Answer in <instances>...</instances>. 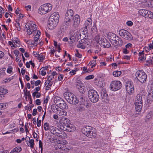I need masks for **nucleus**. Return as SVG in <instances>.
Masks as SVG:
<instances>
[{
    "mask_svg": "<svg viewBox=\"0 0 153 153\" xmlns=\"http://www.w3.org/2000/svg\"><path fill=\"white\" fill-rule=\"evenodd\" d=\"M64 96L66 100L70 104H76L79 102V100L76 97L70 92H65L64 94Z\"/></svg>",
    "mask_w": 153,
    "mask_h": 153,
    "instance_id": "nucleus-1",
    "label": "nucleus"
},
{
    "mask_svg": "<svg viewBox=\"0 0 153 153\" xmlns=\"http://www.w3.org/2000/svg\"><path fill=\"white\" fill-rule=\"evenodd\" d=\"M88 96L90 100L93 102H96L98 101L99 96L97 92L93 89H90L88 92Z\"/></svg>",
    "mask_w": 153,
    "mask_h": 153,
    "instance_id": "nucleus-2",
    "label": "nucleus"
},
{
    "mask_svg": "<svg viewBox=\"0 0 153 153\" xmlns=\"http://www.w3.org/2000/svg\"><path fill=\"white\" fill-rule=\"evenodd\" d=\"M52 6L50 3H46L41 5L38 10L39 13L45 14L50 12L52 10Z\"/></svg>",
    "mask_w": 153,
    "mask_h": 153,
    "instance_id": "nucleus-3",
    "label": "nucleus"
},
{
    "mask_svg": "<svg viewBox=\"0 0 153 153\" xmlns=\"http://www.w3.org/2000/svg\"><path fill=\"white\" fill-rule=\"evenodd\" d=\"M25 27L27 29V34L29 35L32 34L37 29V27L35 23L32 21H30L29 23H27L25 25Z\"/></svg>",
    "mask_w": 153,
    "mask_h": 153,
    "instance_id": "nucleus-4",
    "label": "nucleus"
},
{
    "mask_svg": "<svg viewBox=\"0 0 153 153\" xmlns=\"http://www.w3.org/2000/svg\"><path fill=\"white\" fill-rule=\"evenodd\" d=\"M135 75L137 79L141 83L146 82L147 76L146 73L143 71H138L136 72Z\"/></svg>",
    "mask_w": 153,
    "mask_h": 153,
    "instance_id": "nucleus-5",
    "label": "nucleus"
},
{
    "mask_svg": "<svg viewBox=\"0 0 153 153\" xmlns=\"http://www.w3.org/2000/svg\"><path fill=\"white\" fill-rule=\"evenodd\" d=\"M120 35L122 38L128 40L133 39V37L130 33L124 29L120 30L119 31Z\"/></svg>",
    "mask_w": 153,
    "mask_h": 153,
    "instance_id": "nucleus-6",
    "label": "nucleus"
},
{
    "mask_svg": "<svg viewBox=\"0 0 153 153\" xmlns=\"http://www.w3.org/2000/svg\"><path fill=\"white\" fill-rule=\"evenodd\" d=\"M122 86L121 82L119 81H112L110 84V89L113 91H116L121 88Z\"/></svg>",
    "mask_w": 153,
    "mask_h": 153,
    "instance_id": "nucleus-7",
    "label": "nucleus"
},
{
    "mask_svg": "<svg viewBox=\"0 0 153 153\" xmlns=\"http://www.w3.org/2000/svg\"><path fill=\"white\" fill-rule=\"evenodd\" d=\"M139 14L146 18H149L153 19V13L151 11L147 10L142 9L139 10L138 11Z\"/></svg>",
    "mask_w": 153,
    "mask_h": 153,
    "instance_id": "nucleus-8",
    "label": "nucleus"
},
{
    "mask_svg": "<svg viewBox=\"0 0 153 153\" xmlns=\"http://www.w3.org/2000/svg\"><path fill=\"white\" fill-rule=\"evenodd\" d=\"M60 122L61 124V128L63 129L66 126H69L70 124V120L66 117H62L60 119Z\"/></svg>",
    "mask_w": 153,
    "mask_h": 153,
    "instance_id": "nucleus-9",
    "label": "nucleus"
},
{
    "mask_svg": "<svg viewBox=\"0 0 153 153\" xmlns=\"http://www.w3.org/2000/svg\"><path fill=\"white\" fill-rule=\"evenodd\" d=\"M92 22V21L91 19L89 18H88L86 20L83 25V32H85L86 33L88 32V29H90L91 26Z\"/></svg>",
    "mask_w": 153,
    "mask_h": 153,
    "instance_id": "nucleus-10",
    "label": "nucleus"
},
{
    "mask_svg": "<svg viewBox=\"0 0 153 153\" xmlns=\"http://www.w3.org/2000/svg\"><path fill=\"white\" fill-rule=\"evenodd\" d=\"M126 86L127 92L130 94H131L133 92L134 89L132 82L129 81L126 82Z\"/></svg>",
    "mask_w": 153,
    "mask_h": 153,
    "instance_id": "nucleus-11",
    "label": "nucleus"
},
{
    "mask_svg": "<svg viewBox=\"0 0 153 153\" xmlns=\"http://www.w3.org/2000/svg\"><path fill=\"white\" fill-rule=\"evenodd\" d=\"M111 42L113 45L118 47L122 46L123 44L121 39L117 36L113 41H111Z\"/></svg>",
    "mask_w": 153,
    "mask_h": 153,
    "instance_id": "nucleus-12",
    "label": "nucleus"
},
{
    "mask_svg": "<svg viewBox=\"0 0 153 153\" xmlns=\"http://www.w3.org/2000/svg\"><path fill=\"white\" fill-rule=\"evenodd\" d=\"M58 23L56 20L49 17L48 26L50 29H53L57 26Z\"/></svg>",
    "mask_w": 153,
    "mask_h": 153,
    "instance_id": "nucleus-13",
    "label": "nucleus"
},
{
    "mask_svg": "<svg viewBox=\"0 0 153 153\" xmlns=\"http://www.w3.org/2000/svg\"><path fill=\"white\" fill-rule=\"evenodd\" d=\"M101 97L102 101L104 102H107L108 101V94L106 93V91L103 89L100 92Z\"/></svg>",
    "mask_w": 153,
    "mask_h": 153,
    "instance_id": "nucleus-14",
    "label": "nucleus"
},
{
    "mask_svg": "<svg viewBox=\"0 0 153 153\" xmlns=\"http://www.w3.org/2000/svg\"><path fill=\"white\" fill-rule=\"evenodd\" d=\"M94 128H93L89 126H86L85 127H84L82 129V133L87 137L88 136V135L91 131V130H93Z\"/></svg>",
    "mask_w": 153,
    "mask_h": 153,
    "instance_id": "nucleus-15",
    "label": "nucleus"
},
{
    "mask_svg": "<svg viewBox=\"0 0 153 153\" xmlns=\"http://www.w3.org/2000/svg\"><path fill=\"white\" fill-rule=\"evenodd\" d=\"M100 41L101 46H103L104 48H109L110 47V44L106 39L103 38Z\"/></svg>",
    "mask_w": 153,
    "mask_h": 153,
    "instance_id": "nucleus-16",
    "label": "nucleus"
},
{
    "mask_svg": "<svg viewBox=\"0 0 153 153\" xmlns=\"http://www.w3.org/2000/svg\"><path fill=\"white\" fill-rule=\"evenodd\" d=\"M73 20V26L75 27H77L80 23L79 16L78 15H75L74 18Z\"/></svg>",
    "mask_w": 153,
    "mask_h": 153,
    "instance_id": "nucleus-17",
    "label": "nucleus"
},
{
    "mask_svg": "<svg viewBox=\"0 0 153 153\" xmlns=\"http://www.w3.org/2000/svg\"><path fill=\"white\" fill-rule=\"evenodd\" d=\"M57 114L60 116L65 117L67 115V113L64 109H61L57 110Z\"/></svg>",
    "mask_w": 153,
    "mask_h": 153,
    "instance_id": "nucleus-18",
    "label": "nucleus"
},
{
    "mask_svg": "<svg viewBox=\"0 0 153 153\" xmlns=\"http://www.w3.org/2000/svg\"><path fill=\"white\" fill-rule=\"evenodd\" d=\"M52 19L56 20L58 23L59 21V15L58 13H54L50 17Z\"/></svg>",
    "mask_w": 153,
    "mask_h": 153,
    "instance_id": "nucleus-19",
    "label": "nucleus"
},
{
    "mask_svg": "<svg viewBox=\"0 0 153 153\" xmlns=\"http://www.w3.org/2000/svg\"><path fill=\"white\" fill-rule=\"evenodd\" d=\"M73 15L74 13L73 10L71 9H70L67 11L65 14V17L72 19Z\"/></svg>",
    "mask_w": 153,
    "mask_h": 153,
    "instance_id": "nucleus-20",
    "label": "nucleus"
},
{
    "mask_svg": "<svg viewBox=\"0 0 153 153\" xmlns=\"http://www.w3.org/2000/svg\"><path fill=\"white\" fill-rule=\"evenodd\" d=\"M58 106L59 107L60 109H67L68 108L67 105L63 100L61 101V102L59 103V104Z\"/></svg>",
    "mask_w": 153,
    "mask_h": 153,
    "instance_id": "nucleus-21",
    "label": "nucleus"
},
{
    "mask_svg": "<svg viewBox=\"0 0 153 153\" xmlns=\"http://www.w3.org/2000/svg\"><path fill=\"white\" fill-rule=\"evenodd\" d=\"M86 38H87V37H86L85 36V37L83 38L84 39H81V42H79V43L77 45V47L78 48H81L82 49H84L85 48V46L81 42H84L85 41V40Z\"/></svg>",
    "mask_w": 153,
    "mask_h": 153,
    "instance_id": "nucleus-22",
    "label": "nucleus"
},
{
    "mask_svg": "<svg viewBox=\"0 0 153 153\" xmlns=\"http://www.w3.org/2000/svg\"><path fill=\"white\" fill-rule=\"evenodd\" d=\"M22 150V148L20 146H18L13 148L10 153H19Z\"/></svg>",
    "mask_w": 153,
    "mask_h": 153,
    "instance_id": "nucleus-23",
    "label": "nucleus"
},
{
    "mask_svg": "<svg viewBox=\"0 0 153 153\" xmlns=\"http://www.w3.org/2000/svg\"><path fill=\"white\" fill-rule=\"evenodd\" d=\"M135 109L138 112H140L142 109L143 106L142 103H135Z\"/></svg>",
    "mask_w": 153,
    "mask_h": 153,
    "instance_id": "nucleus-24",
    "label": "nucleus"
},
{
    "mask_svg": "<svg viewBox=\"0 0 153 153\" xmlns=\"http://www.w3.org/2000/svg\"><path fill=\"white\" fill-rule=\"evenodd\" d=\"M108 38L109 39L111 42L117 36L116 35L112 33H109L108 34Z\"/></svg>",
    "mask_w": 153,
    "mask_h": 153,
    "instance_id": "nucleus-25",
    "label": "nucleus"
},
{
    "mask_svg": "<svg viewBox=\"0 0 153 153\" xmlns=\"http://www.w3.org/2000/svg\"><path fill=\"white\" fill-rule=\"evenodd\" d=\"M135 103H143L142 98L140 94H137L136 97Z\"/></svg>",
    "mask_w": 153,
    "mask_h": 153,
    "instance_id": "nucleus-26",
    "label": "nucleus"
},
{
    "mask_svg": "<svg viewBox=\"0 0 153 153\" xmlns=\"http://www.w3.org/2000/svg\"><path fill=\"white\" fill-rule=\"evenodd\" d=\"M144 51L139 52V59L140 60L142 61L143 60H146V57L145 56V57L144 56Z\"/></svg>",
    "mask_w": 153,
    "mask_h": 153,
    "instance_id": "nucleus-27",
    "label": "nucleus"
},
{
    "mask_svg": "<svg viewBox=\"0 0 153 153\" xmlns=\"http://www.w3.org/2000/svg\"><path fill=\"white\" fill-rule=\"evenodd\" d=\"M82 84L77 85V87L78 88L79 92L81 94H83L84 93L85 90V88L82 85Z\"/></svg>",
    "mask_w": 153,
    "mask_h": 153,
    "instance_id": "nucleus-28",
    "label": "nucleus"
},
{
    "mask_svg": "<svg viewBox=\"0 0 153 153\" xmlns=\"http://www.w3.org/2000/svg\"><path fill=\"white\" fill-rule=\"evenodd\" d=\"M74 127H72L70 126V124L69 126H66L64 128H63L62 130L68 132H72L74 130Z\"/></svg>",
    "mask_w": 153,
    "mask_h": 153,
    "instance_id": "nucleus-29",
    "label": "nucleus"
},
{
    "mask_svg": "<svg viewBox=\"0 0 153 153\" xmlns=\"http://www.w3.org/2000/svg\"><path fill=\"white\" fill-rule=\"evenodd\" d=\"M96 135V131L95 129L94 128L93 130H91V131L88 134V137L90 138H94L95 137Z\"/></svg>",
    "mask_w": 153,
    "mask_h": 153,
    "instance_id": "nucleus-30",
    "label": "nucleus"
},
{
    "mask_svg": "<svg viewBox=\"0 0 153 153\" xmlns=\"http://www.w3.org/2000/svg\"><path fill=\"white\" fill-rule=\"evenodd\" d=\"M72 19L65 17L64 22L65 25L67 26L70 25H71V20Z\"/></svg>",
    "mask_w": 153,
    "mask_h": 153,
    "instance_id": "nucleus-31",
    "label": "nucleus"
},
{
    "mask_svg": "<svg viewBox=\"0 0 153 153\" xmlns=\"http://www.w3.org/2000/svg\"><path fill=\"white\" fill-rule=\"evenodd\" d=\"M62 100L60 97H54V103L58 105Z\"/></svg>",
    "mask_w": 153,
    "mask_h": 153,
    "instance_id": "nucleus-32",
    "label": "nucleus"
},
{
    "mask_svg": "<svg viewBox=\"0 0 153 153\" xmlns=\"http://www.w3.org/2000/svg\"><path fill=\"white\" fill-rule=\"evenodd\" d=\"M99 45H101L100 43H97L96 45L95 50L96 53H98L99 52H100L101 51V48L100 47Z\"/></svg>",
    "mask_w": 153,
    "mask_h": 153,
    "instance_id": "nucleus-33",
    "label": "nucleus"
},
{
    "mask_svg": "<svg viewBox=\"0 0 153 153\" xmlns=\"http://www.w3.org/2000/svg\"><path fill=\"white\" fill-rule=\"evenodd\" d=\"M58 137L62 139H65L67 137V135L63 131H62Z\"/></svg>",
    "mask_w": 153,
    "mask_h": 153,
    "instance_id": "nucleus-34",
    "label": "nucleus"
},
{
    "mask_svg": "<svg viewBox=\"0 0 153 153\" xmlns=\"http://www.w3.org/2000/svg\"><path fill=\"white\" fill-rule=\"evenodd\" d=\"M8 92V90L2 87H0V94L3 95Z\"/></svg>",
    "mask_w": 153,
    "mask_h": 153,
    "instance_id": "nucleus-35",
    "label": "nucleus"
},
{
    "mask_svg": "<svg viewBox=\"0 0 153 153\" xmlns=\"http://www.w3.org/2000/svg\"><path fill=\"white\" fill-rule=\"evenodd\" d=\"M153 116V112L150 111L146 115V119L147 120L152 118Z\"/></svg>",
    "mask_w": 153,
    "mask_h": 153,
    "instance_id": "nucleus-36",
    "label": "nucleus"
},
{
    "mask_svg": "<svg viewBox=\"0 0 153 153\" xmlns=\"http://www.w3.org/2000/svg\"><path fill=\"white\" fill-rule=\"evenodd\" d=\"M147 102L149 103H151L153 101V97L148 94L147 97Z\"/></svg>",
    "mask_w": 153,
    "mask_h": 153,
    "instance_id": "nucleus-37",
    "label": "nucleus"
},
{
    "mask_svg": "<svg viewBox=\"0 0 153 153\" xmlns=\"http://www.w3.org/2000/svg\"><path fill=\"white\" fill-rule=\"evenodd\" d=\"M121 74V71H114L113 73V76L115 77L119 76Z\"/></svg>",
    "mask_w": 153,
    "mask_h": 153,
    "instance_id": "nucleus-38",
    "label": "nucleus"
},
{
    "mask_svg": "<svg viewBox=\"0 0 153 153\" xmlns=\"http://www.w3.org/2000/svg\"><path fill=\"white\" fill-rule=\"evenodd\" d=\"M79 100H80V102L82 104H84V102H85V97H84V96L82 94L79 97Z\"/></svg>",
    "mask_w": 153,
    "mask_h": 153,
    "instance_id": "nucleus-39",
    "label": "nucleus"
},
{
    "mask_svg": "<svg viewBox=\"0 0 153 153\" xmlns=\"http://www.w3.org/2000/svg\"><path fill=\"white\" fill-rule=\"evenodd\" d=\"M44 128L45 131H48L49 129L50 130V127L49 126V124L47 123H44Z\"/></svg>",
    "mask_w": 153,
    "mask_h": 153,
    "instance_id": "nucleus-40",
    "label": "nucleus"
},
{
    "mask_svg": "<svg viewBox=\"0 0 153 153\" xmlns=\"http://www.w3.org/2000/svg\"><path fill=\"white\" fill-rule=\"evenodd\" d=\"M62 131V130H61L59 129V128H56V130L54 132L53 134L58 136L59 135V134H60V133Z\"/></svg>",
    "mask_w": 153,
    "mask_h": 153,
    "instance_id": "nucleus-41",
    "label": "nucleus"
},
{
    "mask_svg": "<svg viewBox=\"0 0 153 153\" xmlns=\"http://www.w3.org/2000/svg\"><path fill=\"white\" fill-rule=\"evenodd\" d=\"M15 25L16 27L17 28V30L18 31H20L21 30L20 25L19 22V21L16 20V23H15Z\"/></svg>",
    "mask_w": 153,
    "mask_h": 153,
    "instance_id": "nucleus-42",
    "label": "nucleus"
},
{
    "mask_svg": "<svg viewBox=\"0 0 153 153\" xmlns=\"http://www.w3.org/2000/svg\"><path fill=\"white\" fill-rule=\"evenodd\" d=\"M56 127H55L53 126H51L50 127V131L53 134H54V132L56 130Z\"/></svg>",
    "mask_w": 153,
    "mask_h": 153,
    "instance_id": "nucleus-43",
    "label": "nucleus"
},
{
    "mask_svg": "<svg viewBox=\"0 0 153 153\" xmlns=\"http://www.w3.org/2000/svg\"><path fill=\"white\" fill-rule=\"evenodd\" d=\"M34 140L33 139H31L29 141V143H30V146L31 148H33L34 146Z\"/></svg>",
    "mask_w": 153,
    "mask_h": 153,
    "instance_id": "nucleus-44",
    "label": "nucleus"
},
{
    "mask_svg": "<svg viewBox=\"0 0 153 153\" xmlns=\"http://www.w3.org/2000/svg\"><path fill=\"white\" fill-rule=\"evenodd\" d=\"M13 68L11 66H9L7 70V72L8 73L11 74L13 73Z\"/></svg>",
    "mask_w": 153,
    "mask_h": 153,
    "instance_id": "nucleus-45",
    "label": "nucleus"
},
{
    "mask_svg": "<svg viewBox=\"0 0 153 153\" xmlns=\"http://www.w3.org/2000/svg\"><path fill=\"white\" fill-rule=\"evenodd\" d=\"M24 92L25 94V95L28 96V97H31L30 91H28L27 92V89L26 87L25 88V90H24Z\"/></svg>",
    "mask_w": 153,
    "mask_h": 153,
    "instance_id": "nucleus-46",
    "label": "nucleus"
},
{
    "mask_svg": "<svg viewBox=\"0 0 153 153\" xmlns=\"http://www.w3.org/2000/svg\"><path fill=\"white\" fill-rule=\"evenodd\" d=\"M60 30L62 33H63L66 31V28L64 25L60 27Z\"/></svg>",
    "mask_w": 153,
    "mask_h": 153,
    "instance_id": "nucleus-47",
    "label": "nucleus"
},
{
    "mask_svg": "<svg viewBox=\"0 0 153 153\" xmlns=\"http://www.w3.org/2000/svg\"><path fill=\"white\" fill-rule=\"evenodd\" d=\"M44 71L45 70H44V69L42 68L40 69V74L42 76H45L46 74V72Z\"/></svg>",
    "mask_w": 153,
    "mask_h": 153,
    "instance_id": "nucleus-48",
    "label": "nucleus"
},
{
    "mask_svg": "<svg viewBox=\"0 0 153 153\" xmlns=\"http://www.w3.org/2000/svg\"><path fill=\"white\" fill-rule=\"evenodd\" d=\"M85 110V108L84 107L82 106H80L78 108L77 110L79 112H82L84 111Z\"/></svg>",
    "mask_w": 153,
    "mask_h": 153,
    "instance_id": "nucleus-49",
    "label": "nucleus"
},
{
    "mask_svg": "<svg viewBox=\"0 0 153 153\" xmlns=\"http://www.w3.org/2000/svg\"><path fill=\"white\" fill-rule=\"evenodd\" d=\"M76 37L75 36H71L70 39L71 40V43L72 44L75 41Z\"/></svg>",
    "mask_w": 153,
    "mask_h": 153,
    "instance_id": "nucleus-50",
    "label": "nucleus"
},
{
    "mask_svg": "<svg viewBox=\"0 0 153 153\" xmlns=\"http://www.w3.org/2000/svg\"><path fill=\"white\" fill-rule=\"evenodd\" d=\"M94 78V76L92 75H89L88 76H86L85 79L86 80H89L91 79H93Z\"/></svg>",
    "mask_w": 153,
    "mask_h": 153,
    "instance_id": "nucleus-51",
    "label": "nucleus"
},
{
    "mask_svg": "<svg viewBox=\"0 0 153 153\" xmlns=\"http://www.w3.org/2000/svg\"><path fill=\"white\" fill-rule=\"evenodd\" d=\"M1 107L3 109H5L7 108V104L6 103H1Z\"/></svg>",
    "mask_w": 153,
    "mask_h": 153,
    "instance_id": "nucleus-52",
    "label": "nucleus"
},
{
    "mask_svg": "<svg viewBox=\"0 0 153 153\" xmlns=\"http://www.w3.org/2000/svg\"><path fill=\"white\" fill-rule=\"evenodd\" d=\"M58 148L62 150H64L65 146L63 144H60L58 146Z\"/></svg>",
    "mask_w": 153,
    "mask_h": 153,
    "instance_id": "nucleus-53",
    "label": "nucleus"
},
{
    "mask_svg": "<svg viewBox=\"0 0 153 153\" xmlns=\"http://www.w3.org/2000/svg\"><path fill=\"white\" fill-rule=\"evenodd\" d=\"M39 148H41V153H42L43 148H42V143L41 140H39Z\"/></svg>",
    "mask_w": 153,
    "mask_h": 153,
    "instance_id": "nucleus-54",
    "label": "nucleus"
},
{
    "mask_svg": "<svg viewBox=\"0 0 153 153\" xmlns=\"http://www.w3.org/2000/svg\"><path fill=\"white\" fill-rule=\"evenodd\" d=\"M100 39V37L98 35L96 36L94 38L95 40L96 41V42H97V43H100V42L99 41V40Z\"/></svg>",
    "mask_w": 153,
    "mask_h": 153,
    "instance_id": "nucleus-55",
    "label": "nucleus"
},
{
    "mask_svg": "<svg viewBox=\"0 0 153 153\" xmlns=\"http://www.w3.org/2000/svg\"><path fill=\"white\" fill-rule=\"evenodd\" d=\"M34 106V105L33 104L31 106H30L29 105V106H27L25 107V109L26 110H28L30 111L31 110V108Z\"/></svg>",
    "mask_w": 153,
    "mask_h": 153,
    "instance_id": "nucleus-56",
    "label": "nucleus"
},
{
    "mask_svg": "<svg viewBox=\"0 0 153 153\" xmlns=\"http://www.w3.org/2000/svg\"><path fill=\"white\" fill-rule=\"evenodd\" d=\"M38 56H38L39 60L41 61H42L43 60L44 58L42 55L38 54Z\"/></svg>",
    "mask_w": 153,
    "mask_h": 153,
    "instance_id": "nucleus-57",
    "label": "nucleus"
},
{
    "mask_svg": "<svg viewBox=\"0 0 153 153\" xmlns=\"http://www.w3.org/2000/svg\"><path fill=\"white\" fill-rule=\"evenodd\" d=\"M39 38V35L36 34V35L34 37V40L35 41V42H37Z\"/></svg>",
    "mask_w": 153,
    "mask_h": 153,
    "instance_id": "nucleus-58",
    "label": "nucleus"
},
{
    "mask_svg": "<svg viewBox=\"0 0 153 153\" xmlns=\"http://www.w3.org/2000/svg\"><path fill=\"white\" fill-rule=\"evenodd\" d=\"M146 62V65L149 66V65L151 63H152L151 59L150 58H149V59H147Z\"/></svg>",
    "mask_w": 153,
    "mask_h": 153,
    "instance_id": "nucleus-59",
    "label": "nucleus"
},
{
    "mask_svg": "<svg viewBox=\"0 0 153 153\" xmlns=\"http://www.w3.org/2000/svg\"><path fill=\"white\" fill-rule=\"evenodd\" d=\"M9 121L8 119H5L2 120L1 121V123L3 124H6Z\"/></svg>",
    "mask_w": 153,
    "mask_h": 153,
    "instance_id": "nucleus-60",
    "label": "nucleus"
},
{
    "mask_svg": "<svg viewBox=\"0 0 153 153\" xmlns=\"http://www.w3.org/2000/svg\"><path fill=\"white\" fill-rule=\"evenodd\" d=\"M13 52L16 56L17 57H18L19 53V51L17 50H15Z\"/></svg>",
    "mask_w": 153,
    "mask_h": 153,
    "instance_id": "nucleus-61",
    "label": "nucleus"
},
{
    "mask_svg": "<svg viewBox=\"0 0 153 153\" xmlns=\"http://www.w3.org/2000/svg\"><path fill=\"white\" fill-rule=\"evenodd\" d=\"M38 118L37 119V126L38 127H39L41 126V120H38Z\"/></svg>",
    "mask_w": 153,
    "mask_h": 153,
    "instance_id": "nucleus-62",
    "label": "nucleus"
},
{
    "mask_svg": "<svg viewBox=\"0 0 153 153\" xmlns=\"http://www.w3.org/2000/svg\"><path fill=\"white\" fill-rule=\"evenodd\" d=\"M126 25L128 26H130L133 25V23L131 21H128L127 22Z\"/></svg>",
    "mask_w": 153,
    "mask_h": 153,
    "instance_id": "nucleus-63",
    "label": "nucleus"
},
{
    "mask_svg": "<svg viewBox=\"0 0 153 153\" xmlns=\"http://www.w3.org/2000/svg\"><path fill=\"white\" fill-rule=\"evenodd\" d=\"M63 78V76L62 74L59 75L58 77V79L59 81H61Z\"/></svg>",
    "mask_w": 153,
    "mask_h": 153,
    "instance_id": "nucleus-64",
    "label": "nucleus"
}]
</instances>
